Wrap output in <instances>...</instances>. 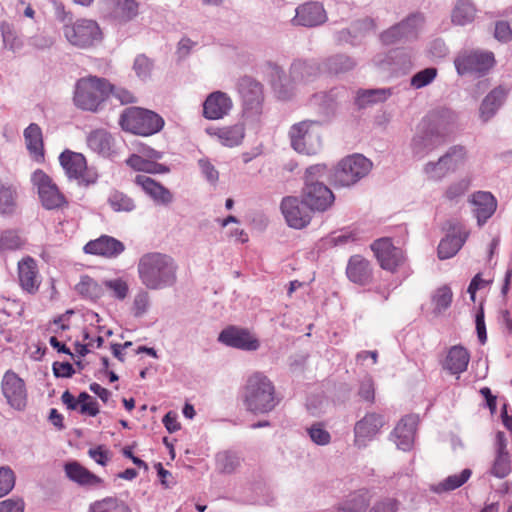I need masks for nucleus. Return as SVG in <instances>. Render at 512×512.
<instances>
[{"mask_svg": "<svg viewBox=\"0 0 512 512\" xmlns=\"http://www.w3.org/2000/svg\"><path fill=\"white\" fill-rule=\"evenodd\" d=\"M177 270L174 258L161 252H147L137 263L139 280L149 290L173 287L177 282Z\"/></svg>", "mask_w": 512, "mask_h": 512, "instance_id": "f257e3e1", "label": "nucleus"}, {"mask_svg": "<svg viewBox=\"0 0 512 512\" xmlns=\"http://www.w3.org/2000/svg\"><path fill=\"white\" fill-rule=\"evenodd\" d=\"M245 409L254 415H266L280 404L274 383L262 372L251 374L242 389Z\"/></svg>", "mask_w": 512, "mask_h": 512, "instance_id": "f03ea898", "label": "nucleus"}, {"mask_svg": "<svg viewBox=\"0 0 512 512\" xmlns=\"http://www.w3.org/2000/svg\"><path fill=\"white\" fill-rule=\"evenodd\" d=\"M111 94L110 82L106 78L88 75L79 78L73 89L72 101L82 111L97 113Z\"/></svg>", "mask_w": 512, "mask_h": 512, "instance_id": "7ed1b4c3", "label": "nucleus"}, {"mask_svg": "<svg viewBox=\"0 0 512 512\" xmlns=\"http://www.w3.org/2000/svg\"><path fill=\"white\" fill-rule=\"evenodd\" d=\"M119 124L124 131L141 136H150L162 130L164 119L151 110L130 107L121 114Z\"/></svg>", "mask_w": 512, "mask_h": 512, "instance_id": "20e7f679", "label": "nucleus"}, {"mask_svg": "<svg viewBox=\"0 0 512 512\" xmlns=\"http://www.w3.org/2000/svg\"><path fill=\"white\" fill-rule=\"evenodd\" d=\"M426 17L422 12H412L400 22L382 31L379 39L383 45L408 43L418 39L424 28Z\"/></svg>", "mask_w": 512, "mask_h": 512, "instance_id": "39448f33", "label": "nucleus"}, {"mask_svg": "<svg viewBox=\"0 0 512 512\" xmlns=\"http://www.w3.org/2000/svg\"><path fill=\"white\" fill-rule=\"evenodd\" d=\"M372 162L361 154L342 159L333 169L330 182L335 187H350L368 175Z\"/></svg>", "mask_w": 512, "mask_h": 512, "instance_id": "423d86ee", "label": "nucleus"}, {"mask_svg": "<svg viewBox=\"0 0 512 512\" xmlns=\"http://www.w3.org/2000/svg\"><path fill=\"white\" fill-rule=\"evenodd\" d=\"M68 180L76 181L80 187H89L97 183L99 173L94 166H88L83 154L71 150L63 151L59 156Z\"/></svg>", "mask_w": 512, "mask_h": 512, "instance_id": "0eeeda50", "label": "nucleus"}, {"mask_svg": "<svg viewBox=\"0 0 512 512\" xmlns=\"http://www.w3.org/2000/svg\"><path fill=\"white\" fill-rule=\"evenodd\" d=\"M317 120H304L292 125L289 130L291 147L300 154L315 155L321 148L320 134L314 130Z\"/></svg>", "mask_w": 512, "mask_h": 512, "instance_id": "6e6552de", "label": "nucleus"}, {"mask_svg": "<svg viewBox=\"0 0 512 512\" xmlns=\"http://www.w3.org/2000/svg\"><path fill=\"white\" fill-rule=\"evenodd\" d=\"M63 33L70 44L82 49L97 45L103 38L99 24L92 19H78L65 25Z\"/></svg>", "mask_w": 512, "mask_h": 512, "instance_id": "1a4fd4ad", "label": "nucleus"}, {"mask_svg": "<svg viewBox=\"0 0 512 512\" xmlns=\"http://www.w3.org/2000/svg\"><path fill=\"white\" fill-rule=\"evenodd\" d=\"M371 249L382 269L390 272L402 269L403 278L410 275L411 271L406 265V257L403 250L395 247L390 238L375 240L371 244Z\"/></svg>", "mask_w": 512, "mask_h": 512, "instance_id": "9d476101", "label": "nucleus"}, {"mask_svg": "<svg viewBox=\"0 0 512 512\" xmlns=\"http://www.w3.org/2000/svg\"><path fill=\"white\" fill-rule=\"evenodd\" d=\"M495 57L490 51L470 50L460 53L454 60L459 75L484 76L494 66Z\"/></svg>", "mask_w": 512, "mask_h": 512, "instance_id": "9b49d317", "label": "nucleus"}, {"mask_svg": "<svg viewBox=\"0 0 512 512\" xmlns=\"http://www.w3.org/2000/svg\"><path fill=\"white\" fill-rule=\"evenodd\" d=\"M0 390L7 405L15 411L24 412L28 407V389L22 379L12 369L7 370L1 378Z\"/></svg>", "mask_w": 512, "mask_h": 512, "instance_id": "f8f14e48", "label": "nucleus"}, {"mask_svg": "<svg viewBox=\"0 0 512 512\" xmlns=\"http://www.w3.org/2000/svg\"><path fill=\"white\" fill-rule=\"evenodd\" d=\"M31 182L37 188L40 202L46 210H56L68 205L64 194L43 170L37 169L34 171Z\"/></svg>", "mask_w": 512, "mask_h": 512, "instance_id": "ddd939ff", "label": "nucleus"}, {"mask_svg": "<svg viewBox=\"0 0 512 512\" xmlns=\"http://www.w3.org/2000/svg\"><path fill=\"white\" fill-rule=\"evenodd\" d=\"M237 90L242 100L243 111L247 116H259L262 113L263 86L250 76H243L237 82Z\"/></svg>", "mask_w": 512, "mask_h": 512, "instance_id": "4468645a", "label": "nucleus"}, {"mask_svg": "<svg viewBox=\"0 0 512 512\" xmlns=\"http://www.w3.org/2000/svg\"><path fill=\"white\" fill-rule=\"evenodd\" d=\"M98 10L104 19L123 25L137 17L139 4L136 0H99Z\"/></svg>", "mask_w": 512, "mask_h": 512, "instance_id": "2eb2a0df", "label": "nucleus"}, {"mask_svg": "<svg viewBox=\"0 0 512 512\" xmlns=\"http://www.w3.org/2000/svg\"><path fill=\"white\" fill-rule=\"evenodd\" d=\"M385 424L386 419L383 414L366 413L354 425V445L359 449L365 448L380 433Z\"/></svg>", "mask_w": 512, "mask_h": 512, "instance_id": "dca6fc26", "label": "nucleus"}, {"mask_svg": "<svg viewBox=\"0 0 512 512\" xmlns=\"http://www.w3.org/2000/svg\"><path fill=\"white\" fill-rule=\"evenodd\" d=\"M301 197L311 211L317 212L328 210L335 200L333 192L324 183L305 184Z\"/></svg>", "mask_w": 512, "mask_h": 512, "instance_id": "f3484780", "label": "nucleus"}, {"mask_svg": "<svg viewBox=\"0 0 512 512\" xmlns=\"http://www.w3.org/2000/svg\"><path fill=\"white\" fill-rule=\"evenodd\" d=\"M218 342L223 345L244 351H256L260 343L248 329L230 325L218 335Z\"/></svg>", "mask_w": 512, "mask_h": 512, "instance_id": "a211bd4d", "label": "nucleus"}, {"mask_svg": "<svg viewBox=\"0 0 512 512\" xmlns=\"http://www.w3.org/2000/svg\"><path fill=\"white\" fill-rule=\"evenodd\" d=\"M280 208L288 226L291 228L302 229L311 221V210L298 197H284Z\"/></svg>", "mask_w": 512, "mask_h": 512, "instance_id": "6ab92c4d", "label": "nucleus"}, {"mask_svg": "<svg viewBox=\"0 0 512 512\" xmlns=\"http://www.w3.org/2000/svg\"><path fill=\"white\" fill-rule=\"evenodd\" d=\"M326 21L327 13L324 6L320 2L310 1L296 8L292 24L312 28L320 26Z\"/></svg>", "mask_w": 512, "mask_h": 512, "instance_id": "aec40b11", "label": "nucleus"}, {"mask_svg": "<svg viewBox=\"0 0 512 512\" xmlns=\"http://www.w3.org/2000/svg\"><path fill=\"white\" fill-rule=\"evenodd\" d=\"M83 251L86 254L115 259L125 251V245L112 236L101 235L96 239L88 241L84 245Z\"/></svg>", "mask_w": 512, "mask_h": 512, "instance_id": "412c9836", "label": "nucleus"}, {"mask_svg": "<svg viewBox=\"0 0 512 512\" xmlns=\"http://www.w3.org/2000/svg\"><path fill=\"white\" fill-rule=\"evenodd\" d=\"M419 419L416 415H406L400 419L390 434V439L402 451H410L414 444Z\"/></svg>", "mask_w": 512, "mask_h": 512, "instance_id": "4be33fe9", "label": "nucleus"}, {"mask_svg": "<svg viewBox=\"0 0 512 512\" xmlns=\"http://www.w3.org/2000/svg\"><path fill=\"white\" fill-rule=\"evenodd\" d=\"M233 108L231 97L220 90L210 93L203 102V116L208 120H220Z\"/></svg>", "mask_w": 512, "mask_h": 512, "instance_id": "5701e85b", "label": "nucleus"}, {"mask_svg": "<svg viewBox=\"0 0 512 512\" xmlns=\"http://www.w3.org/2000/svg\"><path fill=\"white\" fill-rule=\"evenodd\" d=\"M454 122L455 113L448 108H441L430 113L422 124L444 142Z\"/></svg>", "mask_w": 512, "mask_h": 512, "instance_id": "b1692460", "label": "nucleus"}, {"mask_svg": "<svg viewBox=\"0 0 512 512\" xmlns=\"http://www.w3.org/2000/svg\"><path fill=\"white\" fill-rule=\"evenodd\" d=\"M321 68L316 60L295 59L289 69L291 84H305L314 81L320 74Z\"/></svg>", "mask_w": 512, "mask_h": 512, "instance_id": "393cba45", "label": "nucleus"}, {"mask_svg": "<svg viewBox=\"0 0 512 512\" xmlns=\"http://www.w3.org/2000/svg\"><path fill=\"white\" fill-rule=\"evenodd\" d=\"M265 73L279 99L288 100L293 96V85L290 80L287 81L285 71L281 66L274 62H267Z\"/></svg>", "mask_w": 512, "mask_h": 512, "instance_id": "a878e982", "label": "nucleus"}, {"mask_svg": "<svg viewBox=\"0 0 512 512\" xmlns=\"http://www.w3.org/2000/svg\"><path fill=\"white\" fill-rule=\"evenodd\" d=\"M18 277L21 288L30 293L34 294L38 291L41 278L38 273V267L36 261L27 257L18 263Z\"/></svg>", "mask_w": 512, "mask_h": 512, "instance_id": "bb28decb", "label": "nucleus"}, {"mask_svg": "<svg viewBox=\"0 0 512 512\" xmlns=\"http://www.w3.org/2000/svg\"><path fill=\"white\" fill-rule=\"evenodd\" d=\"M135 184L158 205H169L173 201V194L161 183L146 175H137Z\"/></svg>", "mask_w": 512, "mask_h": 512, "instance_id": "cd10ccee", "label": "nucleus"}, {"mask_svg": "<svg viewBox=\"0 0 512 512\" xmlns=\"http://www.w3.org/2000/svg\"><path fill=\"white\" fill-rule=\"evenodd\" d=\"M507 95L508 90L503 86H498L485 96L479 107V117L483 123H487L497 114Z\"/></svg>", "mask_w": 512, "mask_h": 512, "instance_id": "c85d7f7f", "label": "nucleus"}, {"mask_svg": "<svg viewBox=\"0 0 512 512\" xmlns=\"http://www.w3.org/2000/svg\"><path fill=\"white\" fill-rule=\"evenodd\" d=\"M471 203L474 206L473 213L479 226L484 225L497 208L495 197L486 191L475 192L472 195Z\"/></svg>", "mask_w": 512, "mask_h": 512, "instance_id": "c756f323", "label": "nucleus"}, {"mask_svg": "<svg viewBox=\"0 0 512 512\" xmlns=\"http://www.w3.org/2000/svg\"><path fill=\"white\" fill-rule=\"evenodd\" d=\"M346 275L355 284H369L373 277L370 262L361 255L351 256L346 267Z\"/></svg>", "mask_w": 512, "mask_h": 512, "instance_id": "7c9ffc66", "label": "nucleus"}, {"mask_svg": "<svg viewBox=\"0 0 512 512\" xmlns=\"http://www.w3.org/2000/svg\"><path fill=\"white\" fill-rule=\"evenodd\" d=\"M207 134L216 137L219 142L226 147L239 146L245 137V126L243 123H236L231 126L209 127Z\"/></svg>", "mask_w": 512, "mask_h": 512, "instance_id": "2f4dec72", "label": "nucleus"}, {"mask_svg": "<svg viewBox=\"0 0 512 512\" xmlns=\"http://www.w3.org/2000/svg\"><path fill=\"white\" fill-rule=\"evenodd\" d=\"M67 478L83 487H101L103 479L89 471L77 461L68 462L64 466Z\"/></svg>", "mask_w": 512, "mask_h": 512, "instance_id": "473e14b6", "label": "nucleus"}, {"mask_svg": "<svg viewBox=\"0 0 512 512\" xmlns=\"http://www.w3.org/2000/svg\"><path fill=\"white\" fill-rule=\"evenodd\" d=\"M442 143V140L422 124L419 132L412 138V153L418 159H422Z\"/></svg>", "mask_w": 512, "mask_h": 512, "instance_id": "72a5a7b5", "label": "nucleus"}, {"mask_svg": "<svg viewBox=\"0 0 512 512\" xmlns=\"http://www.w3.org/2000/svg\"><path fill=\"white\" fill-rule=\"evenodd\" d=\"M87 145L95 153L110 158L115 154V140L105 129H95L87 136Z\"/></svg>", "mask_w": 512, "mask_h": 512, "instance_id": "f704fd0d", "label": "nucleus"}, {"mask_svg": "<svg viewBox=\"0 0 512 512\" xmlns=\"http://www.w3.org/2000/svg\"><path fill=\"white\" fill-rule=\"evenodd\" d=\"M470 352L462 345L451 346L443 363V368L452 375H460L467 370Z\"/></svg>", "mask_w": 512, "mask_h": 512, "instance_id": "c9c22d12", "label": "nucleus"}, {"mask_svg": "<svg viewBox=\"0 0 512 512\" xmlns=\"http://www.w3.org/2000/svg\"><path fill=\"white\" fill-rule=\"evenodd\" d=\"M18 210V191L12 183L0 180V216L12 217Z\"/></svg>", "mask_w": 512, "mask_h": 512, "instance_id": "e433bc0d", "label": "nucleus"}, {"mask_svg": "<svg viewBox=\"0 0 512 512\" xmlns=\"http://www.w3.org/2000/svg\"><path fill=\"white\" fill-rule=\"evenodd\" d=\"M467 237L468 233L464 230H458L457 232L446 235L438 245V257L441 260H445L456 255L464 245Z\"/></svg>", "mask_w": 512, "mask_h": 512, "instance_id": "4c0bfd02", "label": "nucleus"}, {"mask_svg": "<svg viewBox=\"0 0 512 512\" xmlns=\"http://www.w3.org/2000/svg\"><path fill=\"white\" fill-rule=\"evenodd\" d=\"M78 295L87 301L97 302L104 295L103 283L100 284L89 275H82L75 286Z\"/></svg>", "mask_w": 512, "mask_h": 512, "instance_id": "58836bf2", "label": "nucleus"}, {"mask_svg": "<svg viewBox=\"0 0 512 512\" xmlns=\"http://www.w3.org/2000/svg\"><path fill=\"white\" fill-rule=\"evenodd\" d=\"M393 94L392 88L360 89L355 97L359 109L386 101Z\"/></svg>", "mask_w": 512, "mask_h": 512, "instance_id": "ea45409f", "label": "nucleus"}, {"mask_svg": "<svg viewBox=\"0 0 512 512\" xmlns=\"http://www.w3.org/2000/svg\"><path fill=\"white\" fill-rule=\"evenodd\" d=\"M477 9L473 0H457L451 14L452 23L465 26L474 21Z\"/></svg>", "mask_w": 512, "mask_h": 512, "instance_id": "a19ab883", "label": "nucleus"}, {"mask_svg": "<svg viewBox=\"0 0 512 512\" xmlns=\"http://www.w3.org/2000/svg\"><path fill=\"white\" fill-rule=\"evenodd\" d=\"M24 138L26 142L27 149L34 157L39 160L44 157V147H43V136L42 130L40 126L36 123H31L24 130Z\"/></svg>", "mask_w": 512, "mask_h": 512, "instance_id": "79ce46f5", "label": "nucleus"}, {"mask_svg": "<svg viewBox=\"0 0 512 512\" xmlns=\"http://www.w3.org/2000/svg\"><path fill=\"white\" fill-rule=\"evenodd\" d=\"M472 475V471L469 468L463 469L459 474H453L446 477L443 481L432 485L431 491L441 494L444 492L453 491L462 485H464Z\"/></svg>", "mask_w": 512, "mask_h": 512, "instance_id": "37998d69", "label": "nucleus"}, {"mask_svg": "<svg viewBox=\"0 0 512 512\" xmlns=\"http://www.w3.org/2000/svg\"><path fill=\"white\" fill-rule=\"evenodd\" d=\"M107 203L114 212L130 213L136 209V203L132 197L126 193L113 189L110 191Z\"/></svg>", "mask_w": 512, "mask_h": 512, "instance_id": "c03bdc74", "label": "nucleus"}, {"mask_svg": "<svg viewBox=\"0 0 512 512\" xmlns=\"http://www.w3.org/2000/svg\"><path fill=\"white\" fill-rule=\"evenodd\" d=\"M0 32L4 48L12 52H17L23 48V40L18 35L13 24L2 21L0 23Z\"/></svg>", "mask_w": 512, "mask_h": 512, "instance_id": "a18cd8bd", "label": "nucleus"}, {"mask_svg": "<svg viewBox=\"0 0 512 512\" xmlns=\"http://www.w3.org/2000/svg\"><path fill=\"white\" fill-rule=\"evenodd\" d=\"M453 299V293L449 286L444 285L435 290L431 297V304L433 306V313L440 315L446 311Z\"/></svg>", "mask_w": 512, "mask_h": 512, "instance_id": "49530a36", "label": "nucleus"}, {"mask_svg": "<svg viewBox=\"0 0 512 512\" xmlns=\"http://www.w3.org/2000/svg\"><path fill=\"white\" fill-rule=\"evenodd\" d=\"M356 62L345 54H337L327 58L324 66L329 73H344L354 68Z\"/></svg>", "mask_w": 512, "mask_h": 512, "instance_id": "de8ad7c7", "label": "nucleus"}, {"mask_svg": "<svg viewBox=\"0 0 512 512\" xmlns=\"http://www.w3.org/2000/svg\"><path fill=\"white\" fill-rule=\"evenodd\" d=\"M369 505V499L366 492L357 491L348 496L343 501L339 509L344 512H365Z\"/></svg>", "mask_w": 512, "mask_h": 512, "instance_id": "09e8293b", "label": "nucleus"}, {"mask_svg": "<svg viewBox=\"0 0 512 512\" xmlns=\"http://www.w3.org/2000/svg\"><path fill=\"white\" fill-rule=\"evenodd\" d=\"M306 433L311 442L317 446H327L331 443L332 436L324 422L318 421L307 426Z\"/></svg>", "mask_w": 512, "mask_h": 512, "instance_id": "8fccbe9b", "label": "nucleus"}, {"mask_svg": "<svg viewBox=\"0 0 512 512\" xmlns=\"http://www.w3.org/2000/svg\"><path fill=\"white\" fill-rule=\"evenodd\" d=\"M88 512H130L129 508L114 497H106L89 505Z\"/></svg>", "mask_w": 512, "mask_h": 512, "instance_id": "3c124183", "label": "nucleus"}, {"mask_svg": "<svg viewBox=\"0 0 512 512\" xmlns=\"http://www.w3.org/2000/svg\"><path fill=\"white\" fill-rule=\"evenodd\" d=\"M445 163L451 172L463 166L467 160V150L462 145L451 146L443 155Z\"/></svg>", "mask_w": 512, "mask_h": 512, "instance_id": "603ef678", "label": "nucleus"}, {"mask_svg": "<svg viewBox=\"0 0 512 512\" xmlns=\"http://www.w3.org/2000/svg\"><path fill=\"white\" fill-rule=\"evenodd\" d=\"M512 471L511 457L509 453H495L492 466L489 473L498 478L503 479L507 477Z\"/></svg>", "mask_w": 512, "mask_h": 512, "instance_id": "864d4df0", "label": "nucleus"}, {"mask_svg": "<svg viewBox=\"0 0 512 512\" xmlns=\"http://www.w3.org/2000/svg\"><path fill=\"white\" fill-rule=\"evenodd\" d=\"M126 164L135 171H142L148 173L167 171L162 164L154 163L146 160L138 154H132L126 159Z\"/></svg>", "mask_w": 512, "mask_h": 512, "instance_id": "5fc2aeb1", "label": "nucleus"}, {"mask_svg": "<svg viewBox=\"0 0 512 512\" xmlns=\"http://www.w3.org/2000/svg\"><path fill=\"white\" fill-rule=\"evenodd\" d=\"M154 68V61L145 54H138L133 62V71L141 81H147L151 78Z\"/></svg>", "mask_w": 512, "mask_h": 512, "instance_id": "6e6d98bb", "label": "nucleus"}, {"mask_svg": "<svg viewBox=\"0 0 512 512\" xmlns=\"http://www.w3.org/2000/svg\"><path fill=\"white\" fill-rule=\"evenodd\" d=\"M104 287L110 291L111 297L118 301H123L129 293V285L127 281L121 277L104 280L103 288Z\"/></svg>", "mask_w": 512, "mask_h": 512, "instance_id": "4d7b16f0", "label": "nucleus"}, {"mask_svg": "<svg viewBox=\"0 0 512 512\" xmlns=\"http://www.w3.org/2000/svg\"><path fill=\"white\" fill-rule=\"evenodd\" d=\"M333 170H330L325 164H315L309 166L305 171V184L324 183V179H329Z\"/></svg>", "mask_w": 512, "mask_h": 512, "instance_id": "13d9d810", "label": "nucleus"}, {"mask_svg": "<svg viewBox=\"0 0 512 512\" xmlns=\"http://www.w3.org/2000/svg\"><path fill=\"white\" fill-rule=\"evenodd\" d=\"M438 70L435 67H427L415 73L410 79V85L415 89H421L432 83L437 77Z\"/></svg>", "mask_w": 512, "mask_h": 512, "instance_id": "bf43d9fd", "label": "nucleus"}, {"mask_svg": "<svg viewBox=\"0 0 512 512\" xmlns=\"http://www.w3.org/2000/svg\"><path fill=\"white\" fill-rule=\"evenodd\" d=\"M216 463L223 473H232L240 465V458L233 452L224 451L217 454Z\"/></svg>", "mask_w": 512, "mask_h": 512, "instance_id": "052dcab7", "label": "nucleus"}, {"mask_svg": "<svg viewBox=\"0 0 512 512\" xmlns=\"http://www.w3.org/2000/svg\"><path fill=\"white\" fill-rule=\"evenodd\" d=\"M424 172L429 179L439 181L451 171L447 167L443 156H441L436 162H428L424 166Z\"/></svg>", "mask_w": 512, "mask_h": 512, "instance_id": "680f3d73", "label": "nucleus"}, {"mask_svg": "<svg viewBox=\"0 0 512 512\" xmlns=\"http://www.w3.org/2000/svg\"><path fill=\"white\" fill-rule=\"evenodd\" d=\"M351 26L355 34L358 35V40L360 43L364 37L372 32H375L377 29L376 20L372 17L358 19L352 22Z\"/></svg>", "mask_w": 512, "mask_h": 512, "instance_id": "e2e57ef3", "label": "nucleus"}, {"mask_svg": "<svg viewBox=\"0 0 512 512\" xmlns=\"http://www.w3.org/2000/svg\"><path fill=\"white\" fill-rule=\"evenodd\" d=\"M150 306V297L147 291L140 290L133 300V314L135 317H142L147 313Z\"/></svg>", "mask_w": 512, "mask_h": 512, "instance_id": "0e129e2a", "label": "nucleus"}, {"mask_svg": "<svg viewBox=\"0 0 512 512\" xmlns=\"http://www.w3.org/2000/svg\"><path fill=\"white\" fill-rule=\"evenodd\" d=\"M338 92L336 90H330L329 92H320L313 95L311 103L314 105H322L324 111L333 109L336 96Z\"/></svg>", "mask_w": 512, "mask_h": 512, "instance_id": "69168bd1", "label": "nucleus"}, {"mask_svg": "<svg viewBox=\"0 0 512 512\" xmlns=\"http://www.w3.org/2000/svg\"><path fill=\"white\" fill-rule=\"evenodd\" d=\"M22 245V240L14 230H6L0 237V248L2 250H16Z\"/></svg>", "mask_w": 512, "mask_h": 512, "instance_id": "338daca9", "label": "nucleus"}, {"mask_svg": "<svg viewBox=\"0 0 512 512\" xmlns=\"http://www.w3.org/2000/svg\"><path fill=\"white\" fill-rule=\"evenodd\" d=\"M399 501L392 497H384L376 501L368 512H397Z\"/></svg>", "mask_w": 512, "mask_h": 512, "instance_id": "774afa93", "label": "nucleus"}]
</instances>
